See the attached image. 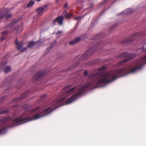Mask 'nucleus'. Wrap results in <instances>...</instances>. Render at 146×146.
I'll return each mask as SVG.
<instances>
[{
  "label": "nucleus",
  "mask_w": 146,
  "mask_h": 146,
  "mask_svg": "<svg viewBox=\"0 0 146 146\" xmlns=\"http://www.w3.org/2000/svg\"><path fill=\"white\" fill-rule=\"evenodd\" d=\"M109 0H105L104 2L101 4V5H102L105 4L106 3L108 2Z\"/></svg>",
  "instance_id": "nucleus-23"
},
{
  "label": "nucleus",
  "mask_w": 146,
  "mask_h": 146,
  "mask_svg": "<svg viewBox=\"0 0 146 146\" xmlns=\"http://www.w3.org/2000/svg\"><path fill=\"white\" fill-rule=\"evenodd\" d=\"M56 42L57 41H55L51 43L50 45L48 48V50H49V49H51L52 48L53 46L54 45V44L56 43Z\"/></svg>",
  "instance_id": "nucleus-22"
},
{
  "label": "nucleus",
  "mask_w": 146,
  "mask_h": 146,
  "mask_svg": "<svg viewBox=\"0 0 146 146\" xmlns=\"http://www.w3.org/2000/svg\"><path fill=\"white\" fill-rule=\"evenodd\" d=\"M9 78V77H7V78H6L5 79L3 82V83L2 85L1 86V87L5 86V84H6L7 83L9 82V81L8 80Z\"/></svg>",
  "instance_id": "nucleus-21"
},
{
  "label": "nucleus",
  "mask_w": 146,
  "mask_h": 146,
  "mask_svg": "<svg viewBox=\"0 0 146 146\" xmlns=\"http://www.w3.org/2000/svg\"><path fill=\"white\" fill-rule=\"evenodd\" d=\"M46 94H44L42 96H41V98L42 99H44L46 98Z\"/></svg>",
  "instance_id": "nucleus-26"
},
{
  "label": "nucleus",
  "mask_w": 146,
  "mask_h": 146,
  "mask_svg": "<svg viewBox=\"0 0 146 146\" xmlns=\"http://www.w3.org/2000/svg\"><path fill=\"white\" fill-rule=\"evenodd\" d=\"M47 7V5H45L43 7H39L36 10V11L38 15L40 16L44 13V11L46 7Z\"/></svg>",
  "instance_id": "nucleus-14"
},
{
  "label": "nucleus",
  "mask_w": 146,
  "mask_h": 146,
  "mask_svg": "<svg viewBox=\"0 0 146 146\" xmlns=\"http://www.w3.org/2000/svg\"><path fill=\"white\" fill-rule=\"evenodd\" d=\"M64 16L66 18L69 19L72 16V15L68 13L67 11H64L63 13Z\"/></svg>",
  "instance_id": "nucleus-17"
},
{
  "label": "nucleus",
  "mask_w": 146,
  "mask_h": 146,
  "mask_svg": "<svg viewBox=\"0 0 146 146\" xmlns=\"http://www.w3.org/2000/svg\"><path fill=\"white\" fill-rule=\"evenodd\" d=\"M78 64V63H77L76 64H75L74 65V67H75L76 66H77Z\"/></svg>",
  "instance_id": "nucleus-33"
},
{
  "label": "nucleus",
  "mask_w": 146,
  "mask_h": 146,
  "mask_svg": "<svg viewBox=\"0 0 146 146\" xmlns=\"http://www.w3.org/2000/svg\"><path fill=\"white\" fill-rule=\"evenodd\" d=\"M29 91L25 92L24 93L22 94L20 98H19V100H22L28 96Z\"/></svg>",
  "instance_id": "nucleus-18"
},
{
  "label": "nucleus",
  "mask_w": 146,
  "mask_h": 146,
  "mask_svg": "<svg viewBox=\"0 0 146 146\" xmlns=\"http://www.w3.org/2000/svg\"><path fill=\"white\" fill-rule=\"evenodd\" d=\"M146 63V55L136 60L129 66V73H134L138 69L141 68L142 66Z\"/></svg>",
  "instance_id": "nucleus-4"
},
{
  "label": "nucleus",
  "mask_w": 146,
  "mask_h": 146,
  "mask_svg": "<svg viewBox=\"0 0 146 146\" xmlns=\"http://www.w3.org/2000/svg\"><path fill=\"white\" fill-rule=\"evenodd\" d=\"M139 35V33L135 34L132 35L129 38H126L124 39L121 42V43L125 44H130L137 38Z\"/></svg>",
  "instance_id": "nucleus-9"
},
{
  "label": "nucleus",
  "mask_w": 146,
  "mask_h": 146,
  "mask_svg": "<svg viewBox=\"0 0 146 146\" xmlns=\"http://www.w3.org/2000/svg\"><path fill=\"white\" fill-rule=\"evenodd\" d=\"M102 44V43H98L95 45L94 49H93L92 48H90L82 54V58L81 60L86 59L89 56L94 53L96 51L98 50Z\"/></svg>",
  "instance_id": "nucleus-7"
},
{
  "label": "nucleus",
  "mask_w": 146,
  "mask_h": 146,
  "mask_svg": "<svg viewBox=\"0 0 146 146\" xmlns=\"http://www.w3.org/2000/svg\"><path fill=\"white\" fill-rule=\"evenodd\" d=\"M11 67L9 66H7L4 69V71L5 73H7L11 72Z\"/></svg>",
  "instance_id": "nucleus-19"
},
{
  "label": "nucleus",
  "mask_w": 146,
  "mask_h": 146,
  "mask_svg": "<svg viewBox=\"0 0 146 146\" xmlns=\"http://www.w3.org/2000/svg\"><path fill=\"white\" fill-rule=\"evenodd\" d=\"M68 6V4L67 3H65L64 5V8L67 7Z\"/></svg>",
  "instance_id": "nucleus-32"
},
{
  "label": "nucleus",
  "mask_w": 146,
  "mask_h": 146,
  "mask_svg": "<svg viewBox=\"0 0 146 146\" xmlns=\"http://www.w3.org/2000/svg\"><path fill=\"white\" fill-rule=\"evenodd\" d=\"M46 73L45 71H40L38 72L37 73L35 74V80H38L42 77L44 76Z\"/></svg>",
  "instance_id": "nucleus-12"
},
{
  "label": "nucleus",
  "mask_w": 146,
  "mask_h": 146,
  "mask_svg": "<svg viewBox=\"0 0 146 146\" xmlns=\"http://www.w3.org/2000/svg\"><path fill=\"white\" fill-rule=\"evenodd\" d=\"M34 111H35L36 113L37 114L34 115L33 118L30 117H27L26 114H23L19 117L13 119L12 123V125H17L19 124V123L20 122L26 123L34 120L43 117L40 111L38 108L35 109L31 112H33Z\"/></svg>",
  "instance_id": "nucleus-2"
},
{
  "label": "nucleus",
  "mask_w": 146,
  "mask_h": 146,
  "mask_svg": "<svg viewBox=\"0 0 146 146\" xmlns=\"http://www.w3.org/2000/svg\"><path fill=\"white\" fill-rule=\"evenodd\" d=\"M84 75L85 76H87L88 74V72L87 70H85L84 72Z\"/></svg>",
  "instance_id": "nucleus-27"
},
{
  "label": "nucleus",
  "mask_w": 146,
  "mask_h": 146,
  "mask_svg": "<svg viewBox=\"0 0 146 146\" xmlns=\"http://www.w3.org/2000/svg\"><path fill=\"white\" fill-rule=\"evenodd\" d=\"M15 44L17 46V50H20L21 52H23L26 50L27 48L26 47L23 48V41L19 42L17 39L16 38L15 41Z\"/></svg>",
  "instance_id": "nucleus-11"
},
{
  "label": "nucleus",
  "mask_w": 146,
  "mask_h": 146,
  "mask_svg": "<svg viewBox=\"0 0 146 146\" xmlns=\"http://www.w3.org/2000/svg\"><path fill=\"white\" fill-rule=\"evenodd\" d=\"M34 2L32 0L30 1L27 4V7H29L32 6L34 3Z\"/></svg>",
  "instance_id": "nucleus-20"
},
{
  "label": "nucleus",
  "mask_w": 146,
  "mask_h": 146,
  "mask_svg": "<svg viewBox=\"0 0 146 146\" xmlns=\"http://www.w3.org/2000/svg\"><path fill=\"white\" fill-rule=\"evenodd\" d=\"M118 57L124 58H126L119 62L117 65V66H120L122 64L125 63L128 60L130 59L129 54L126 52H124L120 54L118 56Z\"/></svg>",
  "instance_id": "nucleus-8"
},
{
  "label": "nucleus",
  "mask_w": 146,
  "mask_h": 146,
  "mask_svg": "<svg viewBox=\"0 0 146 146\" xmlns=\"http://www.w3.org/2000/svg\"><path fill=\"white\" fill-rule=\"evenodd\" d=\"M40 40H38L37 41H31L29 42L28 44V46L29 48H31L35 44H37L40 42Z\"/></svg>",
  "instance_id": "nucleus-16"
},
{
  "label": "nucleus",
  "mask_w": 146,
  "mask_h": 146,
  "mask_svg": "<svg viewBox=\"0 0 146 146\" xmlns=\"http://www.w3.org/2000/svg\"><path fill=\"white\" fill-rule=\"evenodd\" d=\"M84 1L85 0H77V1L79 3H81L84 2Z\"/></svg>",
  "instance_id": "nucleus-31"
},
{
  "label": "nucleus",
  "mask_w": 146,
  "mask_h": 146,
  "mask_svg": "<svg viewBox=\"0 0 146 146\" xmlns=\"http://www.w3.org/2000/svg\"><path fill=\"white\" fill-rule=\"evenodd\" d=\"M64 98L59 99L57 101H54L51 107H49L43 110H40L43 116H45L50 113L56 108L63 106V101Z\"/></svg>",
  "instance_id": "nucleus-5"
},
{
  "label": "nucleus",
  "mask_w": 146,
  "mask_h": 146,
  "mask_svg": "<svg viewBox=\"0 0 146 146\" xmlns=\"http://www.w3.org/2000/svg\"><path fill=\"white\" fill-rule=\"evenodd\" d=\"M36 1L38 2H39V1H41V0H36Z\"/></svg>",
  "instance_id": "nucleus-35"
},
{
  "label": "nucleus",
  "mask_w": 146,
  "mask_h": 146,
  "mask_svg": "<svg viewBox=\"0 0 146 146\" xmlns=\"http://www.w3.org/2000/svg\"><path fill=\"white\" fill-rule=\"evenodd\" d=\"M85 37L80 36L76 38L73 40H72L69 42V44L71 45H74L78 42L81 40L83 39Z\"/></svg>",
  "instance_id": "nucleus-15"
},
{
  "label": "nucleus",
  "mask_w": 146,
  "mask_h": 146,
  "mask_svg": "<svg viewBox=\"0 0 146 146\" xmlns=\"http://www.w3.org/2000/svg\"><path fill=\"white\" fill-rule=\"evenodd\" d=\"M64 20L63 17L62 16H60L55 19L53 21V23L54 25H55L56 22H57L60 25H62Z\"/></svg>",
  "instance_id": "nucleus-13"
},
{
  "label": "nucleus",
  "mask_w": 146,
  "mask_h": 146,
  "mask_svg": "<svg viewBox=\"0 0 146 146\" xmlns=\"http://www.w3.org/2000/svg\"><path fill=\"white\" fill-rule=\"evenodd\" d=\"M106 68L105 66H103L98 69L97 72L89 74L87 83L79 89H78L76 87L70 88L71 85L66 86L65 89L67 90L65 92V96L60 99L64 98L62 100L63 105L65 104L64 100L66 98L77 91H78L77 93L73 94L71 97L67 100L65 104H69L76 100L84 92L88 89L99 87L102 84H108L118 78L128 74V67H123L118 70L104 73L105 71Z\"/></svg>",
  "instance_id": "nucleus-1"
},
{
  "label": "nucleus",
  "mask_w": 146,
  "mask_h": 146,
  "mask_svg": "<svg viewBox=\"0 0 146 146\" xmlns=\"http://www.w3.org/2000/svg\"><path fill=\"white\" fill-rule=\"evenodd\" d=\"M9 110H5L0 112V114L7 113ZM11 118L10 117H9L2 120H0V123L1 124L0 125V134L4 133L5 131V129L7 128L6 125L7 123L9 122L11 120Z\"/></svg>",
  "instance_id": "nucleus-6"
},
{
  "label": "nucleus",
  "mask_w": 146,
  "mask_h": 146,
  "mask_svg": "<svg viewBox=\"0 0 146 146\" xmlns=\"http://www.w3.org/2000/svg\"><path fill=\"white\" fill-rule=\"evenodd\" d=\"M81 17L80 16H78V17H76L74 18V20H80L81 19Z\"/></svg>",
  "instance_id": "nucleus-25"
},
{
  "label": "nucleus",
  "mask_w": 146,
  "mask_h": 146,
  "mask_svg": "<svg viewBox=\"0 0 146 146\" xmlns=\"http://www.w3.org/2000/svg\"><path fill=\"white\" fill-rule=\"evenodd\" d=\"M128 13H131V9H127L126 10Z\"/></svg>",
  "instance_id": "nucleus-24"
},
{
  "label": "nucleus",
  "mask_w": 146,
  "mask_h": 146,
  "mask_svg": "<svg viewBox=\"0 0 146 146\" xmlns=\"http://www.w3.org/2000/svg\"><path fill=\"white\" fill-rule=\"evenodd\" d=\"M62 33V32L61 31L59 30L57 32V33H56V34H61Z\"/></svg>",
  "instance_id": "nucleus-30"
},
{
  "label": "nucleus",
  "mask_w": 146,
  "mask_h": 146,
  "mask_svg": "<svg viewBox=\"0 0 146 146\" xmlns=\"http://www.w3.org/2000/svg\"><path fill=\"white\" fill-rule=\"evenodd\" d=\"M59 0H55V3H57L59 1Z\"/></svg>",
  "instance_id": "nucleus-34"
},
{
  "label": "nucleus",
  "mask_w": 146,
  "mask_h": 146,
  "mask_svg": "<svg viewBox=\"0 0 146 146\" xmlns=\"http://www.w3.org/2000/svg\"><path fill=\"white\" fill-rule=\"evenodd\" d=\"M6 63L5 62H1V66H5L6 65Z\"/></svg>",
  "instance_id": "nucleus-28"
},
{
  "label": "nucleus",
  "mask_w": 146,
  "mask_h": 146,
  "mask_svg": "<svg viewBox=\"0 0 146 146\" xmlns=\"http://www.w3.org/2000/svg\"><path fill=\"white\" fill-rule=\"evenodd\" d=\"M9 12V10L8 9H2L0 10V19H2L3 17L6 16V19H8L11 16V14H9L7 15Z\"/></svg>",
  "instance_id": "nucleus-10"
},
{
  "label": "nucleus",
  "mask_w": 146,
  "mask_h": 146,
  "mask_svg": "<svg viewBox=\"0 0 146 146\" xmlns=\"http://www.w3.org/2000/svg\"><path fill=\"white\" fill-rule=\"evenodd\" d=\"M18 21V19H14L8 25L4 28L6 30L3 31L1 33V35L0 40L1 41H3L6 38L9 32L6 30H7L9 28L11 30H15L17 33L21 32L22 31L23 29V24L21 23L19 25H17V23Z\"/></svg>",
  "instance_id": "nucleus-3"
},
{
  "label": "nucleus",
  "mask_w": 146,
  "mask_h": 146,
  "mask_svg": "<svg viewBox=\"0 0 146 146\" xmlns=\"http://www.w3.org/2000/svg\"><path fill=\"white\" fill-rule=\"evenodd\" d=\"M99 36V34H98L97 35L95 36V38H94V39H96L98 38V37Z\"/></svg>",
  "instance_id": "nucleus-29"
}]
</instances>
